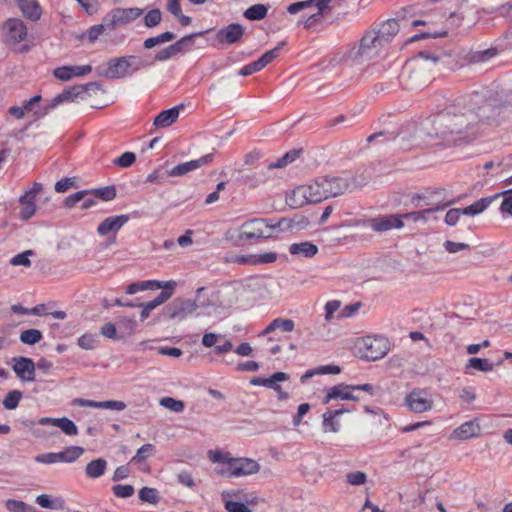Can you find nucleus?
<instances>
[{
	"label": "nucleus",
	"instance_id": "obj_1",
	"mask_svg": "<svg viewBox=\"0 0 512 512\" xmlns=\"http://www.w3.org/2000/svg\"><path fill=\"white\" fill-rule=\"evenodd\" d=\"M480 115L473 110L451 107L437 114L417 132L418 145L463 146L478 136Z\"/></svg>",
	"mask_w": 512,
	"mask_h": 512
},
{
	"label": "nucleus",
	"instance_id": "obj_2",
	"mask_svg": "<svg viewBox=\"0 0 512 512\" xmlns=\"http://www.w3.org/2000/svg\"><path fill=\"white\" fill-rule=\"evenodd\" d=\"M439 58L426 52H420L416 57L406 62L402 76L408 85L414 88L426 86L433 79L436 63Z\"/></svg>",
	"mask_w": 512,
	"mask_h": 512
},
{
	"label": "nucleus",
	"instance_id": "obj_3",
	"mask_svg": "<svg viewBox=\"0 0 512 512\" xmlns=\"http://www.w3.org/2000/svg\"><path fill=\"white\" fill-rule=\"evenodd\" d=\"M279 226L280 223L273 224L263 218L247 220L239 228L238 240L248 244L257 243L272 237L273 230Z\"/></svg>",
	"mask_w": 512,
	"mask_h": 512
},
{
	"label": "nucleus",
	"instance_id": "obj_4",
	"mask_svg": "<svg viewBox=\"0 0 512 512\" xmlns=\"http://www.w3.org/2000/svg\"><path fill=\"white\" fill-rule=\"evenodd\" d=\"M356 346L360 356L368 361L379 360L390 350L388 339L382 336L362 337L358 339Z\"/></svg>",
	"mask_w": 512,
	"mask_h": 512
},
{
	"label": "nucleus",
	"instance_id": "obj_5",
	"mask_svg": "<svg viewBox=\"0 0 512 512\" xmlns=\"http://www.w3.org/2000/svg\"><path fill=\"white\" fill-rule=\"evenodd\" d=\"M91 92L96 94L97 92H103V89L97 82H89L85 85L72 86L56 95L45 108L43 114L48 113L50 109H53L64 102H74L78 98L84 99V97L87 94L90 95Z\"/></svg>",
	"mask_w": 512,
	"mask_h": 512
},
{
	"label": "nucleus",
	"instance_id": "obj_6",
	"mask_svg": "<svg viewBox=\"0 0 512 512\" xmlns=\"http://www.w3.org/2000/svg\"><path fill=\"white\" fill-rule=\"evenodd\" d=\"M384 47L375 29L367 31L361 38L356 51H351L349 57L355 61L370 60L377 57Z\"/></svg>",
	"mask_w": 512,
	"mask_h": 512
},
{
	"label": "nucleus",
	"instance_id": "obj_7",
	"mask_svg": "<svg viewBox=\"0 0 512 512\" xmlns=\"http://www.w3.org/2000/svg\"><path fill=\"white\" fill-rule=\"evenodd\" d=\"M204 288L197 289L195 299L175 298L168 304L164 312L169 319L183 320L187 316L193 314L197 309L204 306V303L199 302V295Z\"/></svg>",
	"mask_w": 512,
	"mask_h": 512
},
{
	"label": "nucleus",
	"instance_id": "obj_8",
	"mask_svg": "<svg viewBox=\"0 0 512 512\" xmlns=\"http://www.w3.org/2000/svg\"><path fill=\"white\" fill-rule=\"evenodd\" d=\"M143 10L137 7L133 8H114L108 12L105 17L107 29L113 31L118 27L125 26L139 18Z\"/></svg>",
	"mask_w": 512,
	"mask_h": 512
},
{
	"label": "nucleus",
	"instance_id": "obj_9",
	"mask_svg": "<svg viewBox=\"0 0 512 512\" xmlns=\"http://www.w3.org/2000/svg\"><path fill=\"white\" fill-rule=\"evenodd\" d=\"M202 34H203V32H198V33H193V34L186 35V36L182 37L180 40H178L174 44L158 51L154 56V60L155 61H165V60H168V59L174 57L175 55H177L179 53H182V52L188 50L193 44L194 37L201 36Z\"/></svg>",
	"mask_w": 512,
	"mask_h": 512
},
{
	"label": "nucleus",
	"instance_id": "obj_10",
	"mask_svg": "<svg viewBox=\"0 0 512 512\" xmlns=\"http://www.w3.org/2000/svg\"><path fill=\"white\" fill-rule=\"evenodd\" d=\"M405 404L414 413H423L432 409L433 400L428 392L414 389L405 397Z\"/></svg>",
	"mask_w": 512,
	"mask_h": 512
},
{
	"label": "nucleus",
	"instance_id": "obj_11",
	"mask_svg": "<svg viewBox=\"0 0 512 512\" xmlns=\"http://www.w3.org/2000/svg\"><path fill=\"white\" fill-rule=\"evenodd\" d=\"M245 33V28L239 23H231L219 29L215 35L218 44L232 45L238 43Z\"/></svg>",
	"mask_w": 512,
	"mask_h": 512
},
{
	"label": "nucleus",
	"instance_id": "obj_12",
	"mask_svg": "<svg viewBox=\"0 0 512 512\" xmlns=\"http://www.w3.org/2000/svg\"><path fill=\"white\" fill-rule=\"evenodd\" d=\"M12 369L19 379L25 382H32L35 380V363L31 358L15 357L12 359Z\"/></svg>",
	"mask_w": 512,
	"mask_h": 512
},
{
	"label": "nucleus",
	"instance_id": "obj_13",
	"mask_svg": "<svg viewBox=\"0 0 512 512\" xmlns=\"http://www.w3.org/2000/svg\"><path fill=\"white\" fill-rule=\"evenodd\" d=\"M365 223L376 232H385L393 228L400 229L404 226L401 216L398 215L370 218Z\"/></svg>",
	"mask_w": 512,
	"mask_h": 512
},
{
	"label": "nucleus",
	"instance_id": "obj_14",
	"mask_svg": "<svg viewBox=\"0 0 512 512\" xmlns=\"http://www.w3.org/2000/svg\"><path fill=\"white\" fill-rule=\"evenodd\" d=\"M320 182L325 199L342 195L349 187L348 181L340 177H324Z\"/></svg>",
	"mask_w": 512,
	"mask_h": 512
},
{
	"label": "nucleus",
	"instance_id": "obj_15",
	"mask_svg": "<svg viewBox=\"0 0 512 512\" xmlns=\"http://www.w3.org/2000/svg\"><path fill=\"white\" fill-rule=\"evenodd\" d=\"M177 286V282L174 280L169 281H158V280H147L142 282L131 283L126 288L127 294H135L139 291L143 290H156V289H164V290H175Z\"/></svg>",
	"mask_w": 512,
	"mask_h": 512
},
{
	"label": "nucleus",
	"instance_id": "obj_16",
	"mask_svg": "<svg viewBox=\"0 0 512 512\" xmlns=\"http://www.w3.org/2000/svg\"><path fill=\"white\" fill-rule=\"evenodd\" d=\"M202 345L206 348L214 347V351L218 355L228 353L233 349V343L224 335L211 332L203 335Z\"/></svg>",
	"mask_w": 512,
	"mask_h": 512
},
{
	"label": "nucleus",
	"instance_id": "obj_17",
	"mask_svg": "<svg viewBox=\"0 0 512 512\" xmlns=\"http://www.w3.org/2000/svg\"><path fill=\"white\" fill-rule=\"evenodd\" d=\"M233 477L249 476L260 471L257 461L250 458H234L231 462Z\"/></svg>",
	"mask_w": 512,
	"mask_h": 512
},
{
	"label": "nucleus",
	"instance_id": "obj_18",
	"mask_svg": "<svg viewBox=\"0 0 512 512\" xmlns=\"http://www.w3.org/2000/svg\"><path fill=\"white\" fill-rule=\"evenodd\" d=\"M4 29L8 41L13 44L19 43L27 36V28L23 21L18 18H10L4 23Z\"/></svg>",
	"mask_w": 512,
	"mask_h": 512
},
{
	"label": "nucleus",
	"instance_id": "obj_19",
	"mask_svg": "<svg viewBox=\"0 0 512 512\" xmlns=\"http://www.w3.org/2000/svg\"><path fill=\"white\" fill-rule=\"evenodd\" d=\"M129 221L128 215L112 216L104 219L97 227V233L100 236H106L110 233H116Z\"/></svg>",
	"mask_w": 512,
	"mask_h": 512
},
{
	"label": "nucleus",
	"instance_id": "obj_20",
	"mask_svg": "<svg viewBox=\"0 0 512 512\" xmlns=\"http://www.w3.org/2000/svg\"><path fill=\"white\" fill-rule=\"evenodd\" d=\"M211 161H212V155L208 154V155H205L197 160H192L189 162L178 164L175 167H173L168 172V174L171 177L183 176V175L187 174L188 172H191L193 170H196V169L202 167L203 165L208 164Z\"/></svg>",
	"mask_w": 512,
	"mask_h": 512
},
{
	"label": "nucleus",
	"instance_id": "obj_21",
	"mask_svg": "<svg viewBox=\"0 0 512 512\" xmlns=\"http://www.w3.org/2000/svg\"><path fill=\"white\" fill-rule=\"evenodd\" d=\"M102 75L108 79H121L130 76L124 57L111 59Z\"/></svg>",
	"mask_w": 512,
	"mask_h": 512
},
{
	"label": "nucleus",
	"instance_id": "obj_22",
	"mask_svg": "<svg viewBox=\"0 0 512 512\" xmlns=\"http://www.w3.org/2000/svg\"><path fill=\"white\" fill-rule=\"evenodd\" d=\"M480 424L478 419L463 423L453 431L452 437L459 440H467L480 435Z\"/></svg>",
	"mask_w": 512,
	"mask_h": 512
},
{
	"label": "nucleus",
	"instance_id": "obj_23",
	"mask_svg": "<svg viewBox=\"0 0 512 512\" xmlns=\"http://www.w3.org/2000/svg\"><path fill=\"white\" fill-rule=\"evenodd\" d=\"M184 108L183 104L160 112L154 119L153 125L156 128H167L174 124L179 118L180 110Z\"/></svg>",
	"mask_w": 512,
	"mask_h": 512
},
{
	"label": "nucleus",
	"instance_id": "obj_24",
	"mask_svg": "<svg viewBox=\"0 0 512 512\" xmlns=\"http://www.w3.org/2000/svg\"><path fill=\"white\" fill-rule=\"evenodd\" d=\"M400 26L397 20L389 19L383 22L377 30L376 34L379 36L380 41L383 45L390 43L393 38L398 34Z\"/></svg>",
	"mask_w": 512,
	"mask_h": 512
},
{
	"label": "nucleus",
	"instance_id": "obj_25",
	"mask_svg": "<svg viewBox=\"0 0 512 512\" xmlns=\"http://www.w3.org/2000/svg\"><path fill=\"white\" fill-rule=\"evenodd\" d=\"M352 385H344L339 384L329 388L327 391V395L324 399V403L327 404L329 401L333 399H342V400H357V397L352 394Z\"/></svg>",
	"mask_w": 512,
	"mask_h": 512
},
{
	"label": "nucleus",
	"instance_id": "obj_26",
	"mask_svg": "<svg viewBox=\"0 0 512 512\" xmlns=\"http://www.w3.org/2000/svg\"><path fill=\"white\" fill-rule=\"evenodd\" d=\"M19 7L28 19L32 21L40 19L42 10L37 0H19Z\"/></svg>",
	"mask_w": 512,
	"mask_h": 512
},
{
	"label": "nucleus",
	"instance_id": "obj_27",
	"mask_svg": "<svg viewBox=\"0 0 512 512\" xmlns=\"http://www.w3.org/2000/svg\"><path fill=\"white\" fill-rule=\"evenodd\" d=\"M286 203L293 209L309 204L302 186H298L286 195Z\"/></svg>",
	"mask_w": 512,
	"mask_h": 512
},
{
	"label": "nucleus",
	"instance_id": "obj_28",
	"mask_svg": "<svg viewBox=\"0 0 512 512\" xmlns=\"http://www.w3.org/2000/svg\"><path fill=\"white\" fill-rule=\"evenodd\" d=\"M223 502L226 500L239 501L245 504H256V497H249L243 489H231L221 493Z\"/></svg>",
	"mask_w": 512,
	"mask_h": 512
},
{
	"label": "nucleus",
	"instance_id": "obj_29",
	"mask_svg": "<svg viewBox=\"0 0 512 512\" xmlns=\"http://www.w3.org/2000/svg\"><path fill=\"white\" fill-rule=\"evenodd\" d=\"M498 196H499V194L494 197L482 198V199L474 202L473 204L460 209L461 215L475 216V215L482 213L492 203V201L495 198H497Z\"/></svg>",
	"mask_w": 512,
	"mask_h": 512
},
{
	"label": "nucleus",
	"instance_id": "obj_30",
	"mask_svg": "<svg viewBox=\"0 0 512 512\" xmlns=\"http://www.w3.org/2000/svg\"><path fill=\"white\" fill-rule=\"evenodd\" d=\"M106 469L107 461L103 458H98L87 463L85 474L88 478L96 479L104 475Z\"/></svg>",
	"mask_w": 512,
	"mask_h": 512
},
{
	"label": "nucleus",
	"instance_id": "obj_31",
	"mask_svg": "<svg viewBox=\"0 0 512 512\" xmlns=\"http://www.w3.org/2000/svg\"><path fill=\"white\" fill-rule=\"evenodd\" d=\"M35 501L45 509L63 510L65 508V500L61 497L52 498L48 494H41L36 497Z\"/></svg>",
	"mask_w": 512,
	"mask_h": 512
},
{
	"label": "nucleus",
	"instance_id": "obj_32",
	"mask_svg": "<svg viewBox=\"0 0 512 512\" xmlns=\"http://www.w3.org/2000/svg\"><path fill=\"white\" fill-rule=\"evenodd\" d=\"M289 252L292 255H300L303 257H313L317 254L318 248L311 242L294 243L289 247Z\"/></svg>",
	"mask_w": 512,
	"mask_h": 512
},
{
	"label": "nucleus",
	"instance_id": "obj_33",
	"mask_svg": "<svg viewBox=\"0 0 512 512\" xmlns=\"http://www.w3.org/2000/svg\"><path fill=\"white\" fill-rule=\"evenodd\" d=\"M344 409L328 410L323 414V427L325 431L336 433L339 431V422L336 417L346 412Z\"/></svg>",
	"mask_w": 512,
	"mask_h": 512
},
{
	"label": "nucleus",
	"instance_id": "obj_34",
	"mask_svg": "<svg viewBox=\"0 0 512 512\" xmlns=\"http://www.w3.org/2000/svg\"><path fill=\"white\" fill-rule=\"evenodd\" d=\"M303 187L304 192L306 193V198L309 204L319 203L324 200V193L322 192L321 182L316 181L310 185H301Z\"/></svg>",
	"mask_w": 512,
	"mask_h": 512
},
{
	"label": "nucleus",
	"instance_id": "obj_35",
	"mask_svg": "<svg viewBox=\"0 0 512 512\" xmlns=\"http://www.w3.org/2000/svg\"><path fill=\"white\" fill-rule=\"evenodd\" d=\"M123 57L127 64V70L129 72V75H132L135 72L152 65L151 62L146 61L142 57L137 56V55H129V56H123Z\"/></svg>",
	"mask_w": 512,
	"mask_h": 512
},
{
	"label": "nucleus",
	"instance_id": "obj_36",
	"mask_svg": "<svg viewBox=\"0 0 512 512\" xmlns=\"http://www.w3.org/2000/svg\"><path fill=\"white\" fill-rule=\"evenodd\" d=\"M84 452V449L79 446H70L61 452H57L58 462L72 463L76 461Z\"/></svg>",
	"mask_w": 512,
	"mask_h": 512
},
{
	"label": "nucleus",
	"instance_id": "obj_37",
	"mask_svg": "<svg viewBox=\"0 0 512 512\" xmlns=\"http://www.w3.org/2000/svg\"><path fill=\"white\" fill-rule=\"evenodd\" d=\"M86 191L88 192V196H93V197L99 198L103 201H111L117 195L116 188L114 185L101 187V188H97V189L86 190Z\"/></svg>",
	"mask_w": 512,
	"mask_h": 512
},
{
	"label": "nucleus",
	"instance_id": "obj_38",
	"mask_svg": "<svg viewBox=\"0 0 512 512\" xmlns=\"http://www.w3.org/2000/svg\"><path fill=\"white\" fill-rule=\"evenodd\" d=\"M268 12L267 6L264 4H255L247 8L243 15L248 20H262Z\"/></svg>",
	"mask_w": 512,
	"mask_h": 512
},
{
	"label": "nucleus",
	"instance_id": "obj_39",
	"mask_svg": "<svg viewBox=\"0 0 512 512\" xmlns=\"http://www.w3.org/2000/svg\"><path fill=\"white\" fill-rule=\"evenodd\" d=\"M175 39V34L172 33V32H164L162 34H159L155 37H150V38H147L144 42H143V46L145 49H152L154 48L155 46L157 45H160V44H163V43H166V42H170L172 40Z\"/></svg>",
	"mask_w": 512,
	"mask_h": 512
},
{
	"label": "nucleus",
	"instance_id": "obj_40",
	"mask_svg": "<svg viewBox=\"0 0 512 512\" xmlns=\"http://www.w3.org/2000/svg\"><path fill=\"white\" fill-rule=\"evenodd\" d=\"M54 426L60 428L66 435L69 436H74L78 433V428L75 423L66 417L56 418L54 420Z\"/></svg>",
	"mask_w": 512,
	"mask_h": 512
},
{
	"label": "nucleus",
	"instance_id": "obj_41",
	"mask_svg": "<svg viewBox=\"0 0 512 512\" xmlns=\"http://www.w3.org/2000/svg\"><path fill=\"white\" fill-rule=\"evenodd\" d=\"M5 507L9 512H37L33 506L14 499L7 500Z\"/></svg>",
	"mask_w": 512,
	"mask_h": 512
},
{
	"label": "nucleus",
	"instance_id": "obj_42",
	"mask_svg": "<svg viewBox=\"0 0 512 512\" xmlns=\"http://www.w3.org/2000/svg\"><path fill=\"white\" fill-rule=\"evenodd\" d=\"M42 333L38 329H27L20 333V341L27 345H35L42 339Z\"/></svg>",
	"mask_w": 512,
	"mask_h": 512
},
{
	"label": "nucleus",
	"instance_id": "obj_43",
	"mask_svg": "<svg viewBox=\"0 0 512 512\" xmlns=\"http://www.w3.org/2000/svg\"><path fill=\"white\" fill-rule=\"evenodd\" d=\"M139 499L150 504H157L160 500L159 492L155 488L143 487L139 491Z\"/></svg>",
	"mask_w": 512,
	"mask_h": 512
},
{
	"label": "nucleus",
	"instance_id": "obj_44",
	"mask_svg": "<svg viewBox=\"0 0 512 512\" xmlns=\"http://www.w3.org/2000/svg\"><path fill=\"white\" fill-rule=\"evenodd\" d=\"M23 397V393L19 390H12L8 392L3 400V405L8 410H14L17 408L20 400Z\"/></svg>",
	"mask_w": 512,
	"mask_h": 512
},
{
	"label": "nucleus",
	"instance_id": "obj_45",
	"mask_svg": "<svg viewBox=\"0 0 512 512\" xmlns=\"http://www.w3.org/2000/svg\"><path fill=\"white\" fill-rule=\"evenodd\" d=\"M297 155H298V153L296 151H291V152L286 153L284 156H282L278 160L269 163L267 165V171L285 167L288 163L293 162L296 159Z\"/></svg>",
	"mask_w": 512,
	"mask_h": 512
},
{
	"label": "nucleus",
	"instance_id": "obj_46",
	"mask_svg": "<svg viewBox=\"0 0 512 512\" xmlns=\"http://www.w3.org/2000/svg\"><path fill=\"white\" fill-rule=\"evenodd\" d=\"M494 365L487 359L470 358L467 363V368H473L482 372H489L493 370Z\"/></svg>",
	"mask_w": 512,
	"mask_h": 512
},
{
	"label": "nucleus",
	"instance_id": "obj_47",
	"mask_svg": "<svg viewBox=\"0 0 512 512\" xmlns=\"http://www.w3.org/2000/svg\"><path fill=\"white\" fill-rule=\"evenodd\" d=\"M285 45V42H280L277 47L272 50L265 52L257 61L261 65L262 69L270 64L274 59L279 56L281 47Z\"/></svg>",
	"mask_w": 512,
	"mask_h": 512
},
{
	"label": "nucleus",
	"instance_id": "obj_48",
	"mask_svg": "<svg viewBox=\"0 0 512 512\" xmlns=\"http://www.w3.org/2000/svg\"><path fill=\"white\" fill-rule=\"evenodd\" d=\"M160 405L176 413L184 410V402L172 397H163L160 399Z\"/></svg>",
	"mask_w": 512,
	"mask_h": 512
},
{
	"label": "nucleus",
	"instance_id": "obj_49",
	"mask_svg": "<svg viewBox=\"0 0 512 512\" xmlns=\"http://www.w3.org/2000/svg\"><path fill=\"white\" fill-rule=\"evenodd\" d=\"M289 379V375L284 372H276L269 378H265L261 381V385L271 388L274 390V387L278 386L277 382L286 381Z\"/></svg>",
	"mask_w": 512,
	"mask_h": 512
},
{
	"label": "nucleus",
	"instance_id": "obj_50",
	"mask_svg": "<svg viewBox=\"0 0 512 512\" xmlns=\"http://www.w3.org/2000/svg\"><path fill=\"white\" fill-rule=\"evenodd\" d=\"M162 20V13L159 9L150 10L144 17V25L148 28L157 26Z\"/></svg>",
	"mask_w": 512,
	"mask_h": 512
},
{
	"label": "nucleus",
	"instance_id": "obj_51",
	"mask_svg": "<svg viewBox=\"0 0 512 512\" xmlns=\"http://www.w3.org/2000/svg\"><path fill=\"white\" fill-rule=\"evenodd\" d=\"M208 457L214 463H222L226 465H230L234 459L229 454H224L220 450H210L208 452Z\"/></svg>",
	"mask_w": 512,
	"mask_h": 512
},
{
	"label": "nucleus",
	"instance_id": "obj_52",
	"mask_svg": "<svg viewBox=\"0 0 512 512\" xmlns=\"http://www.w3.org/2000/svg\"><path fill=\"white\" fill-rule=\"evenodd\" d=\"M346 481L353 486L364 485L367 481V475L362 471H352L346 475Z\"/></svg>",
	"mask_w": 512,
	"mask_h": 512
},
{
	"label": "nucleus",
	"instance_id": "obj_53",
	"mask_svg": "<svg viewBox=\"0 0 512 512\" xmlns=\"http://www.w3.org/2000/svg\"><path fill=\"white\" fill-rule=\"evenodd\" d=\"M154 446L152 444H145L137 450L136 455L132 458V462L141 463L149 456L152 455Z\"/></svg>",
	"mask_w": 512,
	"mask_h": 512
},
{
	"label": "nucleus",
	"instance_id": "obj_54",
	"mask_svg": "<svg viewBox=\"0 0 512 512\" xmlns=\"http://www.w3.org/2000/svg\"><path fill=\"white\" fill-rule=\"evenodd\" d=\"M30 255H33V251L32 250H26L23 253H20V254L14 256L10 260V263L13 266L29 267L31 265V261L29 260V256Z\"/></svg>",
	"mask_w": 512,
	"mask_h": 512
},
{
	"label": "nucleus",
	"instance_id": "obj_55",
	"mask_svg": "<svg viewBox=\"0 0 512 512\" xmlns=\"http://www.w3.org/2000/svg\"><path fill=\"white\" fill-rule=\"evenodd\" d=\"M136 161V156L133 152H125L120 157L116 158L113 163L122 168L130 167Z\"/></svg>",
	"mask_w": 512,
	"mask_h": 512
},
{
	"label": "nucleus",
	"instance_id": "obj_56",
	"mask_svg": "<svg viewBox=\"0 0 512 512\" xmlns=\"http://www.w3.org/2000/svg\"><path fill=\"white\" fill-rule=\"evenodd\" d=\"M112 491L116 497L128 498L134 494V487L132 485H115L112 487Z\"/></svg>",
	"mask_w": 512,
	"mask_h": 512
},
{
	"label": "nucleus",
	"instance_id": "obj_57",
	"mask_svg": "<svg viewBox=\"0 0 512 512\" xmlns=\"http://www.w3.org/2000/svg\"><path fill=\"white\" fill-rule=\"evenodd\" d=\"M223 503L228 512H252L245 503L239 501L226 500Z\"/></svg>",
	"mask_w": 512,
	"mask_h": 512
},
{
	"label": "nucleus",
	"instance_id": "obj_58",
	"mask_svg": "<svg viewBox=\"0 0 512 512\" xmlns=\"http://www.w3.org/2000/svg\"><path fill=\"white\" fill-rule=\"evenodd\" d=\"M86 196H88V192L86 190L78 191L72 195H69L64 200V206L67 208H72L78 202L82 201Z\"/></svg>",
	"mask_w": 512,
	"mask_h": 512
},
{
	"label": "nucleus",
	"instance_id": "obj_59",
	"mask_svg": "<svg viewBox=\"0 0 512 512\" xmlns=\"http://www.w3.org/2000/svg\"><path fill=\"white\" fill-rule=\"evenodd\" d=\"M107 29V26L105 25V21L99 25L92 26L87 32L86 35L90 42H95L100 35L103 34V32Z\"/></svg>",
	"mask_w": 512,
	"mask_h": 512
},
{
	"label": "nucleus",
	"instance_id": "obj_60",
	"mask_svg": "<svg viewBox=\"0 0 512 512\" xmlns=\"http://www.w3.org/2000/svg\"><path fill=\"white\" fill-rule=\"evenodd\" d=\"M275 330L281 329L284 332H291L294 329V321L292 319L276 318L273 321Z\"/></svg>",
	"mask_w": 512,
	"mask_h": 512
},
{
	"label": "nucleus",
	"instance_id": "obj_61",
	"mask_svg": "<svg viewBox=\"0 0 512 512\" xmlns=\"http://www.w3.org/2000/svg\"><path fill=\"white\" fill-rule=\"evenodd\" d=\"M97 341L96 335L93 334H84L78 339V345L82 349L91 350L95 347V343Z\"/></svg>",
	"mask_w": 512,
	"mask_h": 512
},
{
	"label": "nucleus",
	"instance_id": "obj_62",
	"mask_svg": "<svg viewBox=\"0 0 512 512\" xmlns=\"http://www.w3.org/2000/svg\"><path fill=\"white\" fill-rule=\"evenodd\" d=\"M504 195V199L501 203L500 210L504 214L512 216V190L501 193Z\"/></svg>",
	"mask_w": 512,
	"mask_h": 512
},
{
	"label": "nucleus",
	"instance_id": "obj_63",
	"mask_svg": "<svg viewBox=\"0 0 512 512\" xmlns=\"http://www.w3.org/2000/svg\"><path fill=\"white\" fill-rule=\"evenodd\" d=\"M118 324L120 328L124 329L125 333L132 334L136 328V321L133 318L129 317H119Z\"/></svg>",
	"mask_w": 512,
	"mask_h": 512
},
{
	"label": "nucleus",
	"instance_id": "obj_64",
	"mask_svg": "<svg viewBox=\"0 0 512 512\" xmlns=\"http://www.w3.org/2000/svg\"><path fill=\"white\" fill-rule=\"evenodd\" d=\"M75 186H76L75 178L66 177V178H63V179L59 180L58 182H56L55 190L58 193H63L65 191H67L68 189L75 187Z\"/></svg>",
	"mask_w": 512,
	"mask_h": 512
}]
</instances>
